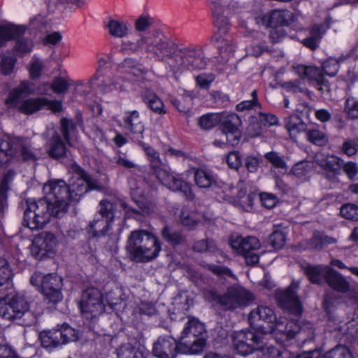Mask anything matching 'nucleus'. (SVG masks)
Here are the masks:
<instances>
[{
    "mask_svg": "<svg viewBox=\"0 0 358 358\" xmlns=\"http://www.w3.org/2000/svg\"><path fill=\"white\" fill-rule=\"evenodd\" d=\"M74 176L66 185L64 180L50 181L43 187L45 197L38 201H27L23 224L31 230L43 229L51 216L62 217L67 211L71 201H78L90 190L99 187L97 180L80 166L72 167Z\"/></svg>",
    "mask_w": 358,
    "mask_h": 358,
    "instance_id": "obj_1",
    "label": "nucleus"
},
{
    "mask_svg": "<svg viewBox=\"0 0 358 358\" xmlns=\"http://www.w3.org/2000/svg\"><path fill=\"white\" fill-rule=\"evenodd\" d=\"M144 50L151 58L162 62L173 73L206 68L207 59L201 48L189 45L179 47L159 31H153L137 41L135 50Z\"/></svg>",
    "mask_w": 358,
    "mask_h": 358,
    "instance_id": "obj_2",
    "label": "nucleus"
},
{
    "mask_svg": "<svg viewBox=\"0 0 358 358\" xmlns=\"http://www.w3.org/2000/svg\"><path fill=\"white\" fill-rule=\"evenodd\" d=\"M126 249L132 261L148 262L158 256L161 245L157 238L152 233L139 229L130 233Z\"/></svg>",
    "mask_w": 358,
    "mask_h": 358,
    "instance_id": "obj_3",
    "label": "nucleus"
},
{
    "mask_svg": "<svg viewBox=\"0 0 358 358\" xmlns=\"http://www.w3.org/2000/svg\"><path fill=\"white\" fill-rule=\"evenodd\" d=\"M211 10L215 26L217 27V31L213 35L212 40L216 43L222 57L227 58L234 51L232 38L228 34L230 23L227 16L225 15L227 9L220 1H213Z\"/></svg>",
    "mask_w": 358,
    "mask_h": 358,
    "instance_id": "obj_4",
    "label": "nucleus"
},
{
    "mask_svg": "<svg viewBox=\"0 0 358 358\" xmlns=\"http://www.w3.org/2000/svg\"><path fill=\"white\" fill-rule=\"evenodd\" d=\"M125 128L129 131L130 137L134 142L141 146L149 158L150 168L155 175L164 168L166 164L159 157V154L152 147L147 145L143 141L144 125L141 122L139 113L133 110L124 120Z\"/></svg>",
    "mask_w": 358,
    "mask_h": 358,
    "instance_id": "obj_5",
    "label": "nucleus"
},
{
    "mask_svg": "<svg viewBox=\"0 0 358 358\" xmlns=\"http://www.w3.org/2000/svg\"><path fill=\"white\" fill-rule=\"evenodd\" d=\"M0 315L8 320L18 321L21 325L29 326L34 322L26 296L20 293L0 301Z\"/></svg>",
    "mask_w": 358,
    "mask_h": 358,
    "instance_id": "obj_6",
    "label": "nucleus"
},
{
    "mask_svg": "<svg viewBox=\"0 0 358 358\" xmlns=\"http://www.w3.org/2000/svg\"><path fill=\"white\" fill-rule=\"evenodd\" d=\"M273 326V329L264 328L265 335L273 333L276 340L282 343L294 338L297 334L306 335V339L308 340L313 338V324L308 322L299 324L295 320L287 321L286 319H279Z\"/></svg>",
    "mask_w": 358,
    "mask_h": 358,
    "instance_id": "obj_7",
    "label": "nucleus"
},
{
    "mask_svg": "<svg viewBox=\"0 0 358 358\" xmlns=\"http://www.w3.org/2000/svg\"><path fill=\"white\" fill-rule=\"evenodd\" d=\"M266 335L264 328L259 327L255 330H241L234 334L233 345L241 355L246 356L259 351L264 344Z\"/></svg>",
    "mask_w": 358,
    "mask_h": 358,
    "instance_id": "obj_8",
    "label": "nucleus"
},
{
    "mask_svg": "<svg viewBox=\"0 0 358 358\" xmlns=\"http://www.w3.org/2000/svg\"><path fill=\"white\" fill-rule=\"evenodd\" d=\"M231 248L243 255L248 265L253 266L259 261L258 251L261 248L259 240L255 236H232L230 241Z\"/></svg>",
    "mask_w": 358,
    "mask_h": 358,
    "instance_id": "obj_9",
    "label": "nucleus"
},
{
    "mask_svg": "<svg viewBox=\"0 0 358 358\" xmlns=\"http://www.w3.org/2000/svg\"><path fill=\"white\" fill-rule=\"evenodd\" d=\"M253 299L249 291L241 286L234 285L219 296L217 301L224 309L234 310L248 306Z\"/></svg>",
    "mask_w": 358,
    "mask_h": 358,
    "instance_id": "obj_10",
    "label": "nucleus"
},
{
    "mask_svg": "<svg viewBox=\"0 0 358 358\" xmlns=\"http://www.w3.org/2000/svg\"><path fill=\"white\" fill-rule=\"evenodd\" d=\"M155 176L160 182L169 189L182 193L185 198L189 201L194 199V194L191 185L179 176L171 173L167 165L161 171H159Z\"/></svg>",
    "mask_w": 358,
    "mask_h": 358,
    "instance_id": "obj_11",
    "label": "nucleus"
},
{
    "mask_svg": "<svg viewBox=\"0 0 358 358\" xmlns=\"http://www.w3.org/2000/svg\"><path fill=\"white\" fill-rule=\"evenodd\" d=\"M42 136L46 141L47 153L50 157L60 159L66 156L69 145L62 139L56 128L53 126L47 127Z\"/></svg>",
    "mask_w": 358,
    "mask_h": 358,
    "instance_id": "obj_12",
    "label": "nucleus"
},
{
    "mask_svg": "<svg viewBox=\"0 0 358 358\" xmlns=\"http://www.w3.org/2000/svg\"><path fill=\"white\" fill-rule=\"evenodd\" d=\"M294 72L302 79H307L321 94H329L330 86L324 78L322 69L313 66L297 65L294 66Z\"/></svg>",
    "mask_w": 358,
    "mask_h": 358,
    "instance_id": "obj_13",
    "label": "nucleus"
},
{
    "mask_svg": "<svg viewBox=\"0 0 358 358\" xmlns=\"http://www.w3.org/2000/svg\"><path fill=\"white\" fill-rule=\"evenodd\" d=\"M80 308L82 313H90L92 317L101 314L104 311V305L100 290L94 287L86 289L82 294Z\"/></svg>",
    "mask_w": 358,
    "mask_h": 358,
    "instance_id": "obj_14",
    "label": "nucleus"
},
{
    "mask_svg": "<svg viewBox=\"0 0 358 358\" xmlns=\"http://www.w3.org/2000/svg\"><path fill=\"white\" fill-rule=\"evenodd\" d=\"M299 288V283L292 282L286 289L277 293L279 306L292 314L296 315L301 314L302 311L301 301L296 294Z\"/></svg>",
    "mask_w": 358,
    "mask_h": 358,
    "instance_id": "obj_15",
    "label": "nucleus"
},
{
    "mask_svg": "<svg viewBox=\"0 0 358 358\" xmlns=\"http://www.w3.org/2000/svg\"><path fill=\"white\" fill-rule=\"evenodd\" d=\"M62 278L55 274L44 275L41 289L45 300L49 303H57L63 299L62 293Z\"/></svg>",
    "mask_w": 358,
    "mask_h": 358,
    "instance_id": "obj_16",
    "label": "nucleus"
},
{
    "mask_svg": "<svg viewBox=\"0 0 358 358\" xmlns=\"http://www.w3.org/2000/svg\"><path fill=\"white\" fill-rule=\"evenodd\" d=\"M152 352L157 358H176L180 352L179 340L171 336H161L153 343Z\"/></svg>",
    "mask_w": 358,
    "mask_h": 358,
    "instance_id": "obj_17",
    "label": "nucleus"
},
{
    "mask_svg": "<svg viewBox=\"0 0 358 358\" xmlns=\"http://www.w3.org/2000/svg\"><path fill=\"white\" fill-rule=\"evenodd\" d=\"M248 320L252 326L261 327L265 329H273L277 318L274 311L269 307L258 306L249 314Z\"/></svg>",
    "mask_w": 358,
    "mask_h": 358,
    "instance_id": "obj_18",
    "label": "nucleus"
},
{
    "mask_svg": "<svg viewBox=\"0 0 358 358\" xmlns=\"http://www.w3.org/2000/svg\"><path fill=\"white\" fill-rule=\"evenodd\" d=\"M57 241L52 233L43 232L36 237L33 241L31 252L36 257H42L48 252H52Z\"/></svg>",
    "mask_w": 358,
    "mask_h": 358,
    "instance_id": "obj_19",
    "label": "nucleus"
},
{
    "mask_svg": "<svg viewBox=\"0 0 358 358\" xmlns=\"http://www.w3.org/2000/svg\"><path fill=\"white\" fill-rule=\"evenodd\" d=\"M313 163L324 170L329 178H331V173L340 174L343 166V160L341 158L324 152H317L313 157Z\"/></svg>",
    "mask_w": 358,
    "mask_h": 358,
    "instance_id": "obj_20",
    "label": "nucleus"
},
{
    "mask_svg": "<svg viewBox=\"0 0 358 358\" xmlns=\"http://www.w3.org/2000/svg\"><path fill=\"white\" fill-rule=\"evenodd\" d=\"M208 336L179 337L180 353L187 355L201 354L205 349Z\"/></svg>",
    "mask_w": 358,
    "mask_h": 358,
    "instance_id": "obj_21",
    "label": "nucleus"
},
{
    "mask_svg": "<svg viewBox=\"0 0 358 358\" xmlns=\"http://www.w3.org/2000/svg\"><path fill=\"white\" fill-rule=\"evenodd\" d=\"M292 18V13L287 10L275 9L265 14L262 17L263 23L268 27H284L288 26Z\"/></svg>",
    "mask_w": 358,
    "mask_h": 358,
    "instance_id": "obj_22",
    "label": "nucleus"
},
{
    "mask_svg": "<svg viewBox=\"0 0 358 358\" xmlns=\"http://www.w3.org/2000/svg\"><path fill=\"white\" fill-rule=\"evenodd\" d=\"M17 146L9 139L0 140V167H7L17 161Z\"/></svg>",
    "mask_w": 358,
    "mask_h": 358,
    "instance_id": "obj_23",
    "label": "nucleus"
},
{
    "mask_svg": "<svg viewBox=\"0 0 358 358\" xmlns=\"http://www.w3.org/2000/svg\"><path fill=\"white\" fill-rule=\"evenodd\" d=\"M34 92L35 87L32 83L27 80L22 81L18 86L10 92L6 103L10 106H17L20 97L28 96L34 94Z\"/></svg>",
    "mask_w": 358,
    "mask_h": 358,
    "instance_id": "obj_24",
    "label": "nucleus"
},
{
    "mask_svg": "<svg viewBox=\"0 0 358 358\" xmlns=\"http://www.w3.org/2000/svg\"><path fill=\"white\" fill-rule=\"evenodd\" d=\"M208 336L206 327L197 318L189 317L180 337Z\"/></svg>",
    "mask_w": 358,
    "mask_h": 358,
    "instance_id": "obj_25",
    "label": "nucleus"
},
{
    "mask_svg": "<svg viewBox=\"0 0 358 358\" xmlns=\"http://www.w3.org/2000/svg\"><path fill=\"white\" fill-rule=\"evenodd\" d=\"M285 126L291 138L296 140L299 134L306 133L309 126H308L302 119L296 114L291 115L285 120Z\"/></svg>",
    "mask_w": 358,
    "mask_h": 358,
    "instance_id": "obj_26",
    "label": "nucleus"
},
{
    "mask_svg": "<svg viewBox=\"0 0 358 358\" xmlns=\"http://www.w3.org/2000/svg\"><path fill=\"white\" fill-rule=\"evenodd\" d=\"M330 269L331 267L328 266L308 265L305 267L304 271L311 283L322 285L326 282Z\"/></svg>",
    "mask_w": 358,
    "mask_h": 358,
    "instance_id": "obj_27",
    "label": "nucleus"
},
{
    "mask_svg": "<svg viewBox=\"0 0 358 358\" xmlns=\"http://www.w3.org/2000/svg\"><path fill=\"white\" fill-rule=\"evenodd\" d=\"M47 102L45 97L28 98L17 103L18 110L26 115H31L44 108V103Z\"/></svg>",
    "mask_w": 358,
    "mask_h": 358,
    "instance_id": "obj_28",
    "label": "nucleus"
},
{
    "mask_svg": "<svg viewBox=\"0 0 358 358\" xmlns=\"http://www.w3.org/2000/svg\"><path fill=\"white\" fill-rule=\"evenodd\" d=\"M309 36L304 38L301 43L306 47L314 50L319 46V43L325 33L324 26L313 24L308 29Z\"/></svg>",
    "mask_w": 358,
    "mask_h": 358,
    "instance_id": "obj_29",
    "label": "nucleus"
},
{
    "mask_svg": "<svg viewBox=\"0 0 358 358\" xmlns=\"http://www.w3.org/2000/svg\"><path fill=\"white\" fill-rule=\"evenodd\" d=\"M143 103L153 113L157 115H164L166 111L163 101L153 92L146 90L142 94Z\"/></svg>",
    "mask_w": 358,
    "mask_h": 358,
    "instance_id": "obj_30",
    "label": "nucleus"
},
{
    "mask_svg": "<svg viewBox=\"0 0 358 358\" xmlns=\"http://www.w3.org/2000/svg\"><path fill=\"white\" fill-rule=\"evenodd\" d=\"M111 222L96 215L94 218L89 222L88 232L94 237H100L106 235L110 229Z\"/></svg>",
    "mask_w": 358,
    "mask_h": 358,
    "instance_id": "obj_31",
    "label": "nucleus"
},
{
    "mask_svg": "<svg viewBox=\"0 0 358 358\" xmlns=\"http://www.w3.org/2000/svg\"><path fill=\"white\" fill-rule=\"evenodd\" d=\"M329 272L326 282L330 287L343 293L348 291L350 284L343 275L332 268Z\"/></svg>",
    "mask_w": 358,
    "mask_h": 358,
    "instance_id": "obj_32",
    "label": "nucleus"
},
{
    "mask_svg": "<svg viewBox=\"0 0 358 358\" xmlns=\"http://www.w3.org/2000/svg\"><path fill=\"white\" fill-rule=\"evenodd\" d=\"M39 338L42 346L47 349L51 350L62 345L57 329L43 331L40 333Z\"/></svg>",
    "mask_w": 358,
    "mask_h": 358,
    "instance_id": "obj_33",
    "label": "nucleus"
},
{
    "mask_svg": "<svg viewBox=\"0 0 358 358\" xmlns=\"http://www.w3.org/2000/svg\"><path fill=\"white\" fill-rule=\"evenodd\" d=\"M26 29L24 26H1L0 27V47L15 38L20 34H24Z\"/></svg>",
    "mask_w": 358,
    "mask_h": 358,
    "instance_id": "obj_34",
    "label": "nucleus"
},
{
    "mask_svg": "<svg viewBox=\"0 0 358 358\" xmlns=\"http://www.w3.org/2000/svg\"><path fill=\"white\" fill-rule=\"evenodd\" d=\"M15 176L13 170H8L3 175L0 183V218L3 216L4 210L7 203V190L8 189V183Z\"/></svg>",
    "mask_w": 358,
    "mask_h": 358,
    "instance_id": "obj_35",
    "label": "nucleus"
},
{
    "mask_svg": "<svg viewBox=\"0 0 358 358\" xmlns=\"http://www.w3.org/2000/svg\"><path fill=\"white\" fill-rule=\"evenodd\" d=\"M306 139L317 146H324L329 141L328 136L315 126H309L306 133Z\"/></svg>",
    "mask_w": 358,
    "mask_h": 358,
    "instance_id": "obj_36",
    "label": "nucleus"
},
{
    "mask_svg": "<svg viewBox=\"0 0 358 358\" xmlns=\"http://www.w3.org/2000/svg\"><path fill=\"white\" fill-rule=\"evenodd\" d=\"M129 85V82L122 77H115L109 83L103 82L101 85V90L107 93L113 90L119 92L126 91Z\"/></svg>",
    "mask_w": 358,
    "mask_h": 358,
    "instance_id": "obj_37",
    "label": "nucleus"
},
{
    "mask_svg": "<svg viewBox=\"0 0 358 358\" xmlns=\"http://www.w3.org/2000/svg\"><path fill=\"white\" fill-rule=\"evenodd\" d=\"M131 189V196L132 199L136 203L138 206L139 209H136L131 207H129L127 203L123 202L122 203V208L127 211V213L131 212L134 214H141L142 213L145 212V206L143 203V191L140 189L138 187L136 189L133 188L131 186L130 187Z\"/></svg>",
    "mask_w": 358,
    "mask_h": 358,
    "instance_id": "obj_38",
    "label": "nucleus"
},
{
    "mask_svg": "<svg viewBox=\"0 0 358 358\" xmlns=\"http://www.w3.org/2000/svg\"><path fill=\"white\" fill-rule=\"evenodd\" d=\"M118 358H145L143 351L131 343L122 345L117 350Z\"/></svg>",
    "mask_w": 358,
    "mask_h": 358,
    "instance_id": "obj_39",
    "label": "nucleus"
},
{
    "mask_svg": "<svg viewBox=\"0 0 358 358\" xmlns=\"http://www.w3.org/2000/svg\"><path fill=\"white\" fill-rule=\"evenodd\" d=\"M76 131V124L71 119L62 117L60 120V133L62 134L64 141L71 146V135Z\"/></svg>",
    "mask_w": 358,
    "mask_h": 358,
    "instance_id": "obj_40",
    "label": "nucleus"
},
{
    "mask_svg": "<svg viewBox=\"0 0 358 358\" xmlns=\"http://www.w3.org/2000/svg\"><path fill=\"white\" fill-rule=\"evenodd\" d=\"M180 220L181 224L189 230L194 229L201 221L200 215L194 211L189 212L183 209L181 211Z\"/></svg>",
    "mask_w": 358,
    "mask_h": 358,
    "instance_id": "obj_41",
    "label": "nucleus"
},
{
    "mask_svg": "<svg viewBox=\"0 0 358 358\" xmlns=\"http://www.w3.org/2000/svg\"><path fill=\"white\" fill-rule=\"evenodd\" d=\"M59 327V328L57 331H59V338L62 341V345L76 341L78 339L79 333L76 329L71 327L67 324H63L60 326L57 325V327Z\"/></svg>",
    "mask_w": 358,
    "mask_h": 358,
    "instance_id": "obj_42",
    "label": "nucleus"
},
{
    "mask_svg": "<svg viewBox=\"0 0 358 358\" xmlns=\"http://www.w3.org/2000/svg\"><path fill=\"white\" fill-rule=\"evenodd\" d=\"M115 203L108 199H102L99 202L98 215L106 219L108 222H113L115 216Z\"/></svg>",
    "mask_w": 358,
    "mask_h": 358,
    "instance_id": "obj_43",
    "label": "nucleus"
},
{
    "mask_svg": "<svg viewBox=\"0 0 358 358\" xmlns=\"http://www.w3.org/2000/svg\"><path fill=\"white\" fill-rule=\"evenodd\" d=\"M265 159L272 164V166L280 170L282 173H285L287 169V164L282 156L280 155L278 152L271 151L266 152L264 155Z\"/></svg>",
    "mask_w": 358,
    "mask_h": 358,
    "instance_id": "obj_44",
    "label": "nucleus"
},
{
    "mask_svg": "<svg viewBox=\"0 0 358 358\" xmlns=\"http://www.w3.org/2000/svg\"><path fill=\"white\" fill-rule=\"evenodd\" d=\"M192 250L199 253H215L217 250L215 241L212 239H201L194 243Z\"/></svg>",
    "mask_w": 358,
    "mask_h": 358,
    "instance_id": "obj_45",
    "label": "nucleus"
},
{
    "mask_svg": "<svg viewBox=\"0 0 358 358\" xmlns=\"http://www.w3.org/2000/svg\"><path fill=\"white\" fill-rule=\"evenodd\" d=\"M162 236L166 241L172 245H180L185 241V237L180 232L173 230L169 227H165L163 229Z\"/></svg>",
    "mask_w": 358,
    "mask_h": 358,
    "instance_id": "obj_46",
    "label": "nucleus"
},
{
    "mask_svg": "<svg viewBox=\"0 0 358 358\" xmlns=\"http://www.w3.org/2000/svg\"><path fill=\"white\" fill-rule=\"evenodd\" d=\"M336 240L325 235L315 234L308 242V247L313 250H320L324 246L335 243Z\"/></svg>",
    "mask_w": 358,
    "mask_h": 358,
    "instance_id": "obj_47",
    "label": "nucleus"
},
{
    "mask_svg": "<svg viewBox=\"0 0 358 358\" xmlns=\"http://www.w3.org/2000/svg\"><path fill=\"white\" fill-rule=\"evenodd\" d=\"M222 120L219 113H208L203 115L199 120L200 127L205 130H209L217 125Z\"/></svg>",
    "mask_w": 358,
    "mask_h": 358,
    "instance_id": "obj_48",
    "label": "nucleus"
},
{
    "mask_svg": "<svg viewBox=\"0 0 358 358\" xmlns=\"http://www.w3.org/2000/svg\"><path fill=\"white\" fill-rule=\"evenodd\" d=\"M259 351L262 355L261 358H287V352L272 345L266 346L265 342Z\"/></svg>",
    "mask_w": 358,
    "mask_h": 358,
    "instance_id": "obj_49",
    "label": "nucleus"
},
{
    "mask_svg": "<svg viewBox=\"0 0 358 358\" xmlns=\"http://www.w3.org/2000/svg\"><path fill=\"white\" fill-rule=\"evenodd\" d=\"M194 181L196 185L201 188L210 187L214 182L213 176L202 169H196L194 171Z\"/></svg>",
    "mask_w": 358,
    "mask_h": 358,
    "instance_id": "obj_50",
    "label": "nucleus"
},
{
    "mask_svg": "<svg viewBox=\"0 0 358 358\" xmlns=\"http://www.w3.org/2000/svg\"><path fill=\"white\" fill-rule=\"evenodd\" d=\"M107 27L108 28L109 33L115 37H124L128 31V28L125 23L115 20H110Z\"/></svg>",
    "mask_w": 358,
    "mask_h": 358,
    "instance_id": "obj_51",
    "label": "nucleus"
},
{
    "mask_svg": "<svg viewBox=\"0 0 358 358\" xmlns=\"http://www.w3.org/2000/svg\"><path fill=\"white\" fill-rule=\"evenodd\" d=\"M22 34L15 36L16 44L15 50L17 54L23 55L27 52H30L34 47V44L31 40L22 37Z\"/></svg>",
    "mask_w": 358,
    "mask_h": 358,
    "instance_id": "obj_52",
    "label": "nucleus"
},
{
    "mask_svg": "<svg viewBox=\"0 0 358 358\" xmlns=\"http://www.w3.org/2000/svg\"><path fill=\"white\" fill-rule=\"evenodd\" d=\"M240 119L237 115H229L222 123V129L218 132H234L235 131H239L238 126L240 124Z\"/></svg>",
    "mask_w": 358,
    "mask_h": 358,
    "instance_id": "obj_53",
    "label": "nucleus"
},
{
    "mask_svg": "<svg viewBox=\"0 0 358 358\" xmlns=\"http://www.w3.org/2000/svg\"><path fill=\"white\" fill-rule=\"evenodd\" d=\"M341 215L347 220L358 221V206L353 203H346L341 206Z\"/></svg>",
    "mask_w": 358,
    "mask_h": 358,
    "instance_id": "obj_54",
    "label": "nucleus"
},
{
    "mask_svg": "<svg viewBox=\"0 0 358 358\" xmlns=\"http://www.w3.org/2000/svg\"><path fill=\"white\" fill-rule=\"evenodd\" d=\"M205 268L220 278L232 277L234 275L230 268L222 265L207 264L205 265Z\"/></svg>",
    "mask_w": 358,
    "mask_h": 358,
    "instance_id": "obj_55",
    "label": "nucleus"
},
{
    "mask_svg": "<svg viewBox=\"0 0 358 358\" xmlns=\"http://www.w3.org/2000/svg\"><path fill=\"white\" fill-rule=\"evenodd\" d=\"M339 61L334 58H329L322 64V71L324 74L333 77L335 76L339 69Z\"/></svg>",
    "mask_w": 358,
    "mask_h": 358,
    "instance_id": "obj_56",
    "label": "nucleus"
},
{
    "mask_svg": "<svg viewBox=\"0 0 358 358\" xmlns=\"http://www.w3.org/2000/svg\"><path fill=\"white\" fill-rule=\"evenodd\" d=\"M11 277L12 271L7 261L0 257V287L8 282Z\"/></svg>",
    "mask_w": 358,
    "mask_h": 358,
    "instance_id": "obj_57",
    "label": "nucleus"
},
{
    "mask_svg": "<svg viewBox=\"0 0 358 358\" xmlns=\"http://www.w3.org/2000/svg\"><path fill=\"white\" fill-rule=\"evenodd\" d=\"M269 242L274 249H281L285 243V234L279 230H275L269 236Z\"/></svg>",
    "mask_w": 358,
    "mask_h": 358,
    "instance_id": "obj_58",
    "label": "nucleus"
},
{
    "mask_svg": "<svg viewBox=\"0 0 358 358\" xmlns=\"http://www.w3.org/2000/svg\"><path fill=\"white\" fill-rule=\"evenodd\" d=\"M310 170V163L307 161H301L296 163L292 169L291 172L297 178L306 176Z\"/></svg>",
    "mask_w": 358,
    "mask_h": 358,
    "instance_id": "obj_59",
    "label": "nucleus"
},
{
    "mask_svg": "<svg viewBox=\"0 0 358 358\" xmlns=\"http://www.w3.org/2000/svg\"><path fill=\"white\" fill-rule=\"evenodd\" d=\"M69 87V85L67 80L62 77L55 78L50 85V88L57 94L64 93L67 91Z\"/></svg>",
    "mask_w": 358,
    "mask_h": 358,
    "instance_id": "obj_60",
    "label": "nucleus"
},
{
    "mask_svg": "<svg viewBox=\"0 0 358 358\" xmlns=\"http://www.w3.org/2000/svg\"><path fill=\"white\" fill-rule=\"evenodd\" d=\"M122 64L124 68L132 70V73L134 76H138L145 72L141 65L134 59L127 58Z\"/></svg>",
    "mask_w": 358,
    "mask_h": 358,
    "instance_id": "obj_61",
    "label": "nucleus"
},
{
    "mask_svg": "<svg viewBox=\"0 0 358 358\" xmlns=\"http://www.w3.org/2000/svg\"><path fill=\"white\" fill-rule=\"evenodd\" d=\"M252 99L248 101H243L239 103L236 106V109L239 111H243L245 110H250L253 108L255 106L259 105L257 100V93L256 90H253L251 93Z\"/></svg>",
    "mask_w": 358,
    "mask_h": 358,
    "instance_id": "obj_62",
    "label": "nucleus"
},
{
    "mask_svg": "<svg viewBox=\"0 0 358 358\" xmlns=\"http://www.w3.org/2000/svg\"><path fill=\"white\" fill-rule=\"evenodd\" d=\"M259 199L262 206L269 209L273 208L278 202V199L275 195L267 192L259 194Z\"/></svg>",
    "mask_w": 358,
    "mask_h": 358,
    "instance_id": "obj_63",
    "label": "nucleus"
},
{
    "mask_svg": "<svg viewBox=\"0 0 358 358\" xmlns=\"http://www.w3.org/2000/svg\"><path fill=\"white\" fill-rule=\"evenodd\" d=\"M345 110L352 118H358V100L348 98L345 100Z\"/></svg>",
    "mask_w": 358,
    "mask_h": 358,
    "instance_id": "obj_64",
    "label": "nucleus"
}]
</instances>
